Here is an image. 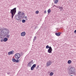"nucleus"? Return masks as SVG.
Returning a JSON list of instances; mask_svg holds the SVG:
<instances>
[{
  "mask_svg": "<svg viewBox=\"0 0 76 76\" xmlns=\"http://www.w3.org/2000/svg\"><path fill=\"white\" fill-rule=\"evenodd\" d=\"M10 31L9 30L6 28H4L3 29H0V38L2 39L5 37L9 38L10 35H9Z\"/></svg>",
  "mask_w": 76,
  "mask_h": 76,
  "instance_id": "nucleus-1",
  "label": "nucleus"
},
{
  "mask_svg": "<svg viewBox=\"0 0 76 76\" xmlns=\"http://www.w3.org/2000/svg\"><path fill=\"white\" fill-rule=\"evenodd\" d=\"M68 74L69 75H76V70L73 67L69 68L68 71Z\"/></svg>",
  "mask_w": 76,
  "mask_h": 76,
  "instance_id": "nucleus-2",
  "label": "nucleus"
},
{
  "mask_svg": "<svg viewBox=\"0 0 76 76\" xmlns=\"http://www.w3.org/2000/svg\"><path fill=\"white\" fill-rule=\"evenodd\" d=\"M16 12V8H15L14 9L11 10L10 13L11 14V17L12 19L13 18V16H15Z\"/></svg>",
  "mask_w": 76,
  "mask_h": 76,
  "instance_id": "nucleus-3",
  "label": "nucleus"
},
{
  "mask_svg": "<svg viewBox=\"0 0 76 76\" xmlns=\"http://www.w3.org/2000/svg\"><path fill=\"white\" fill-rule=\"evenodd\" d=\"M15 19L16 20H20L21 19L20 16H19V15H15Z\"/></svg>",
  "mask_w": 76,
  "mask_h": 76,
  "instance_id": "nucleus-4",
  "label": "nucleus"
},
{
  "mask_svg": "<svg viewBox=\"0 0 76 76\" xmlns=\"http://www.w3.org/2000/svg\"><path fill=\"white\" fill-rule=\"evenodd\" d=\"M15 57L16 59H19L20 58V55L19 53H16L15 54Z\"/></svg>",
  "mask_w": 76,
  "mask_h": 76,
  "instance_id": "nucleus-5",
  "label": "nucleus"
},
{
  "mask_svg": "<svg viewBox=\"0 0 76 76\" xmlns=\"http://www.w3.org/2000/svg\"><path fill=\"white\" fill-rule=\"evenodd\" d=\"M52 51H53L52 48L51 46H50V48L48 50V52L49 53H51Z\"/></svg>",
  "mask_w": 76,
  "mask_h": 76,
  "instance_id": "nucleus-6",
  "label": "nucleus"
},
{
  "mask_svg": "<svg viewBox=\"0 0 76 76\" xmlns=\"http://www.w3.org/2000/svg\"><path fill=\"white\" fill-rule=\"evenodd\" d=\"M52 64V62L51 61H49L46 64L47 67H48L49 66H50Z\"/></svg>",
  "mask_w": 76,
  "mask_h": 76,
  "instance_id": "nucleus-7",
  "label": "nucleus"
},
{
  "mask_svg": "<svg viewBox=\"0 0 76 76\" xmlns=\"http://www.w3.org/2000/svg\"><path fill=\"white\" fill-rule=\"evenodd\" d=\"M14 53V52L13 50H12V51H11L8 52V54L9 56H10V55H11V54H13Z\"/></svg>",
  "mask_w": 76,
  "mask_h": 76,
  "instance_id": "nucleus-8",
  "label": "nucleus"
},
{
  "mask_svg": "<svg viewBox=\"0 0 76 76\" xmlns=\"http://www.w3.org/2000/svg\"><path fill=\"white\" fill-rule=\"evenodd\" d=\"M14 53V52L13 50H12V51H11L8 52V54L9 56H10V55H11V54H13Z\"/></svg>",
  "mask_w": 76,
  "mask_h": 76,
  "instance_id": "nucleus-9",
  "label": "nucleus"
},
{
  "mask_svg": "<svg viewBox=\"0 0 76 76\" xmlns=\"http://www.w3.org/2000/svg\"><path fill=\"white\" fill-rule=\"evenodd\" d=\"M26 34V33H25V32L24 31L22 32L21 33V36H22V37H24V36H25Z\"/></svg>",
  "mask_w": 76,
  "mask_h": 76,
  "instance_id": "nucleus-10",
  "label": "nucleus"
},
{
  "mask_svg": "<svg viewBox=\"0 0 76 76\" xmlns=\"http://www.w3.org/2000/svg\"><path fill=\"white\" fill-rule=\"evenodd\" d=\"M21 16H20V17H21V18H23V17H25V14H24V13L22 12L21 13Z\"/></svg>",
  "mask_w": 76,
  "mask_h": 76,
  "instance_id": "nucleus-11",
  "label": "nucleus"
},
{
  "mask_svg": "<svg viewBox=\"0 0 76 76\" xmlns=\"http://www.w3.org/2000/svg\"><path fill=\"white\" fill-rule=\"evenodd\" d=\"M61 34V33H55V35L57 36L58 37H59L60 35V34Z\"/></svg>",
  "mask_w": 76,
  "mask_h": 76,
  "instance_id": "nucleus-12",
  "label": "nucleus"
},
{
  "mask_svg": "<svg viewBox=\"0 0 76 76\" xmlns=\"http://www.w3.org/2000/svg\"><path fill=\"white\" fill-rule=\"evenodd\" d=\"M32 64H31V61L29 62L27 64V66L29 67H31Z\"/></svg>",
  "mask_w": 76,
  "mask_h": 76,
  "instance_id": "nucleus-13",
  "label": "nucleus"
},
{
  "mask_svg": "<svg viewBox=\"0 0 76 76\" xmlns=\"http://www.w3.org/2000/svg\"><path fill=\"white\" fill-rule=\"evenodd\" d=\"M8 40V39H7V38L5 37L3 41H4V42H6V41H7Z\"/></svg>",
  "mask_w": 76,
  "mask_h": 76,
  "instance_id": "nucleus-14",
  "label": "nucleus"
},
{
  "mask_svg": "<svg viewBox=\"0 0 76 76\" xmlns=\"http://www.w3.org/2000/svg\"><path fill=\"white\" fill-rule=\"evenodd\" d=\"M53 1H54V3L55 4H57V3L58 1V0H54Z\"/></svg>",
  "mask_w": 76,
  "mask_h": 76,
  "instance_id": "nucleus-15",
  "label": "nucleus"
},
{
  "mask_svg": "<svg viewBox=\"0 0 76 76\" xmlns=\"http://www.w3.org/2000/svg\"><path fill=\"white\" fill-rule=\"evenodd\" d=\"M58 9H60V10H61V11L63 9V7H59Z\"/></svg>",
  "mask_w": 76,
  "mask_h": 76,
  "instance_id": "nucleus-16",
  "label": "nucleus"
},
{
  "mask_svg": "<svg viewBox=\"0 0 76 76\" xmlns=\"http://www.w3.org/2000/svg\"><path fill=\"white\" fill-rule=\"evenodd\" d=\"M67 63L68 64H70L72 63V61L69 60L68 61Z\"/></svg>",
  "mask_w": 76,
  "mask_h": 76,
  "instance_id": "nucleus-17",
  "label": "nucleus"
},
{
  "mask_svg": "<svg viewBox=\"0 0 76 76\" xmlns=\"http://www.w3.org/2000/svg\"><path fill=\"white\" fill-rule=\"evenodd\" d=\"M50 75L51 76H52L54 75V73H53V72H51L50 73Z\"/></svg>",
  "mask_w": 76,
  "mask_h": 76,
  "instance_id": "nucleus-18",
  "label": "nucleus"
},
{
  "mask_svg": "<svg viewBox=\"0 0 76 76\" xmlns=\"http://www.w3.org/2000/svg\"><path fill=\"white\" fill-rule=\"evenodd\" d=\"M12 60L13 62H15L16 61V59H15V58H13L12 59Z\"/></svg>",
  "mask_w": 76,
  "mask_h": 76,
  "instance_id": "nucleus-19",
  "label": "nucleus"
},
{
  "mask_svg": "<svg viewBox=\"0 0 76 76\" xmlns=\"http://www.w3.org/2000/svg\"><path fill=\"white\" fill-rule=\"evenodd\" d=\"M48 13H50L51 12V10L50 9H49L48 10Z\"/></svg>",
  "mask_w": 76,
  "mask_h": 76,
  "instance_id": "nucleus-20",
  "label": "nucleus"
},
{
  "mask_svg": "<svg viewBox=\"0 0 76 76\" xmlns=\"http://www.w3.org/2000/svg\"><path fill=\"white\" fill-rule=\"evenodd\" d=\"M50 48V46L49 47V46L48 45H47L46 46V48L47 49L48 48Z\"/></svg>",
  "mask_w": 76,
  "mask_h": 76,
  "instance_id": "nucleus-21",
  "label": "nucleus"
},
{
  "mask_svg": "<svg viewBox=\"0 0 76 76\" xmlns=\"http://www.w3.org/2000/svg\"><path fill=\"white\" fill-rule=\"evenodd\" d=\"M26 22V20H25V19H23L22 20V23H25V22Z\"/></svg>",
  "mask_w": 76,
  "mask_h": 76,
  "instance_id": "nucleus-22",
  "label": "nucleus"
},
{
  "mask_svg": "<svg viewBox=\"0 0 76 76\" xmlns=\"http://www.w3.org/2000/svg\"><path fill=\"white\" fill-rule=\"evenodd\" d=\"M36 39H37V37L35 36L34 37V39H33L34 41H35V40H36Z\"/></svg>",
  "mask_w": 76,
  "mask_h": 76,
  "instance_id": "nucleus-23",
  "label": "nucleus"
},
{
  "mask_svg": "<svg viewBox=\"0 0 76 76\" xmlns=\"http://www.w3.org/2000/svg\"><path fill=\"white\" fill-rule=\"evenodd\" d=\"M32 67H33L34 68H35V67H36V64H34L32 66Z\"/></svg>",
  "mask_w": 76,
  "mask_h": 76,
  "instance_id": "nucleus-24",
  "label": "nucleus"
},
{
  "mask_svg": "<svg viewBox=\"0 0 76 76\" xmlns=\"http://www.w3.org/2000/svg\"><path fill=\"white\" fill-rule=\"evenodd\" d=\"M31 70H33L34 69V68L33 66H31Z\"/></svg>",
  "mask_w": 76,
  "mask_h": 76,
  "instance_id": "nucleus-25",
  "label": "nucleus"
},
{
  "mask_svg": "<svg viewBox=\"0 0 76 76\" xmlns=\"http://www.w3.org/2000/svg\"><path fill=\"white\" fill-rule=\"evenodd\" d=\"M20 13H21V12H20L18 13V15H19V16H20Z\"/></svg>",
  "mask_w": 76,
  "mask_h": 76,
  "instance_id": "nucleus-26",
  "label": "nucleus"
},
{
  "mask_svg": "<svg viewBox=\"0 0 76 76\" xmlns=\"http://www.w3.org/2000/svg\"><path fill=\"white\" fill-rule=\"evenodd\" d=\"M15 62L16 63H18L19 62V60L17 59L15 60Z\"/></svg>",
  "mask_w": 76,
  "mask_h": 76,
  "instance_id": "nucleus-27",
  "label": "nucleus"
},
{
  "mask_svg": "<svg viewBox=\"0 0 76 76\" xmlns=\"http://www.w3.org/2000/svg\"><path fill=\"white\" fill-rule=\"evenodd\" d=\"M39 13V11H37L36 12V14H38V13Z\"/></svg>",
  "mask_w": 76,
  "mask_h": 76,
  "instance_id": "nucleus-28",
  "label": "nucleus"
},
{
  "mask_svg": "<svg viewBox=\"0 0 76 76\" xmlns=\"http://www.w3.org/2000/svg\"><path fill=\"white\" fill-rule=\"evenodd\" d=\"M55 7H56V8H59V7H58V6H57L56 5Z\"/></svg>",
  "mask_w": 76,
  "mask_h": 76,
  "instance_id": "nucleus-29",
  "label": "nucleus"
},
{
  "mask_svg": "<svg viewBox=\"0 0 76 76\" xmlns=\"http://www.w3.org/2000/svg\"><path fill=\"white\" fill-rule=\"evenodd\" d=\"M7 75H10V72H8L7 73Z\"/></svg>",
  "mask_w": 76,
  "mask_h": 76,
  "instance_id": "nucleus-30",
  "label": "nucleus"
},
{
  "mask_svg": "<svg viewBox=\"0 0 76 76\" xmlns=\"http://www.w3.org/2000/svg\"><path fill=\"white\" fill-rule=\"evenodd\" d=\"M26 18H27V17L26 16L24 18L26 19H27Z\"/></svg>",
  "mask_w": 76,
  "mask_h": 76,
  "instance_id": "nucleus-31",
  "label": "nucleus"
},
{
  "mask_svg": "<svg viewBox=\"0 0 76 76\" xmlns=\"http://www.w3.org/2000/svg\"><path fill=\"white\" fill-rule=\"evenodd\" d=\"M3 39H1V42H3Z\"/></svg>",
  "mask_w": 76,
  "mask_h": 76,
  "instance_id": "nucleus-32",
  "label": "nucleus"
},
{
  "mask_svg": "<svg viewBox=\"0 0 76 76\" xmlns=\"http://www.w3.org/2000/svg\"><path fill=\"white\" fill-rule=\"evenodd\" d=\"M44 13H47V11H45V12H44Z\"/></svg>",
  "mask_w": 76,
  "mask_h": 76,
  "instance_id": "nucleus-33",
  "label": "nucleus"
},
{
  "mask_svg": "<svg viewBox=\"0 0 76 76\" xmlns=\"http://www.w3.org/2000/svg\"><path fill=\"white\" fill-rule=\"evenodd\" d=\"M39 67V66L38 65L37 68H36V69H38Z\"/></svg>",
  "mask_w": 76,
  "mask_h": 76,
  "instance_id": "nucleus-34",
  "label": "nucleus"
},
{
  "mask_svg": "<svg viewBox=\"0 0 76 76\" xmlns=\"http://www.w3.org/2000/svg\"><path fill=\"white\" fill-rule=\"evenodd\" d=\"M54 6H55V7H56V5H54V6H53V7H54Z\"/></svg>",
  "mask_w": 76,
  "mask_h": 76,
  "instance_id": "nucleus-35",
  "label": "nucleus"
},
{
  "mask_svg": "<svg viewBox=\"0 0 76 76\" xmlns=\"http://www.w3.org/2000/svg\"><path fill=\"white\" fill-rule=\"evenodd\" d=\"M31 61V63H32V62L33 61V60H32Z\"/></svg>",
  "mask_w": 76,
  "mask_h": 76,
  "instance_id": "nucleus-36",
  "label": "nucleus"
}]
</instances>
